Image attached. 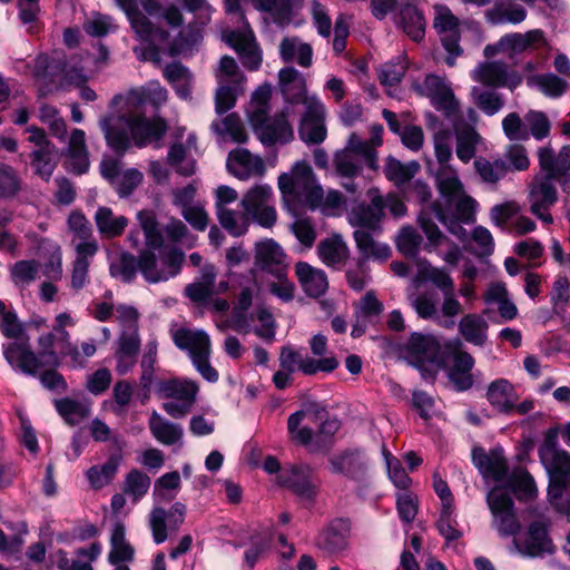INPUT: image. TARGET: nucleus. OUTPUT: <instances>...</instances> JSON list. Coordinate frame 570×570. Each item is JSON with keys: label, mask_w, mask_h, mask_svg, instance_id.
<instances>
[{"label": "nucleus", "mask_w": 570, "mask_h": 570, "mask_svg": "<svg viewBox=\"0 0 570 570\" xmlns=\"http://www.w3.org/2000/svg\"><path fill=\"white\" fill-rule=\"evenodd\" d=\"M295 0H252L253 7L268 13L274 23L285 27L293 19V4Z\"/></svg>", "instance_id": "49"}, {"label": "nucleus", "mask_w": 570, "mask_h": 570, "mask_svg": "<svg viewBox=\"0 0 570 570\" xmlns=\"http://www.w3.org/2000/svg\"><path fill=\"white\" fill-rule=\"evenodd\" d=\"M472 460L483 476L502 481L507 475V461L497 452L487 453L484 450H474Z\"/></svg>", "instance_id": "41"}, {"label": "nucleus", "mask_w": 570, "mask_h": 570, "mask_svg": "<svg viewBox=\"0 0 570 570\" xmlns=\"http://www.w3.org/2000/svg\"><path fill=\"white\" fill-rule=\"evenodd\" d=\"M318 413V404L309 403L288 416L287 431L293 442L304 446L312 445L314 432L309 423L314 421Z\"/></svg>", "instance_id": "29"}, {"label": "nucleus", "mask_w": 570, "mask_h": 570, "mask_svg": "<svg viewBox=\"0 0 570 570\" xmlns=\"http://www.w3.org/2000/svg\"><path fill=\"white\" fill-rule=\"evenodd\" d=\"M184 253L177 248L156 247L142 250L138 256V268L151 284L167 282L180 273Z\"/></svg>", "instance_id": "9"}, {"label": "nucleus", "mask_w": 570, "mask_h": 570, "mask_svg": "<svg viewBox=\"0 0 570 570\" xmlns=\"http://www.w3.org/2000/svg\"><path fill=\"white\" fill-rule=\"evenodd\" d=\"M433 24L441 37V41L450 56L445 59L448 66L455 65V58L462 53L460 47V21L449 7L435 4Z\"/></svg>", "instance_id": "17"}, {"label": "nucleus", "mask_w": 570, "mask_h": 570, "mask_svg": "<svg viewBox=\"0 0 570 570\" xmlns=\"http://www.w3.org/2000/svg\"><path fill=\"white\" fill-rule=\"evenodd\" d=\"M279 88L287 105L308 106V100L317 98L315 95H308L305 77L295 68H283L278 72Z\"/></svg>", "instance_id": "24"}, {"label": "nucleus", "mask_w": 570, "mask_h": 570, "mask_svg": "<svg viewBox=\"0 0 570 570\" xmlns=\"http://www.w3.org/2000/svg\"><path fill=\"white\" fill-rule=\"evenodd\" d=\"M364 166L372 169L377 168V151H374L368 144L363 142L356 132H352L345 147L334 155L335 173L345 179L342 181V187L346 191L351 194L358 191V185L354 179L362 174Z\"/></svg>", "instance_id": "5"}, {"label": "nucleus", "mask_w": 570, "mask_h": 570, "mask_svg": "<svg viewBox=\"0 0 570 570\" xmlns=\"http://www.w3.org/2000/svg\"><path fill=\"white\" fill-rule=\"evenodd\" d=\"M455 131V154L463 163L468 164L474 158L478 146L482 142V137L473 127H459L454 125Z\"/></svg>", "instance_id": "48"}, {"label": "nucleus", "mask_w": 570, "mask_h": 570, "mask_svg": "<svg viewBox=\"0 0 570 570\" xmlns=\"http://www.w3.org/2000/svg\"><path fill=\"white\" fill-rule=\"evenodd\" d=\"M226 41L237 51L245 68L248 70H257L259 68L262 52L252 30L244 32L232 31L226 36Z\"/></svg>", "instance_id": "30"}, {"label": "nucleus", "mask_w": 570, "mask_h": 570, "mask_svg": "<svg viewBox=\"0 0 570 570\" xmlns=\"http://www.w3.org/2000/svg\"><path fill=\"white\" fill-rule=\"evenodd\" d=\"M472 102L487 116L497 115L504 107L503 96L491 88L473 86L470 90Z\"/></svg>", "instance_id": "55"}, {"label": "nucleus", "mask_w": 570, "mask_h": 570, "mask_svg": "<svg viewBox=\"0 0 570 570\" xmlns=\"http://www.w3.org/2000/svg\"><path fill=\"white\" fill-rule=\"evenodd\" d=\"M368 196L371 203L368 205L360 204L354 206L350 210L347 218L352 226L358 227L357 229L368 228L376 230L384 215V198L376 189H371Z\"/></svg>", "instance_id": "25"}, {"label": "nucleus", "mask_w": 570, "mask_h": 570, "mask_svg": "<svg viewBox=\"0 0 570 570\" xmlns=\"http://www.w3.org/2000/svg\"><path fill=\"white\" fill-rule=\"evenodd\" d=\"M538 159L544 175L535 177L531 185L530 210L543 223L551 224L553 218L549 210L558 200L554 183L558 180L560 184H564L569 180L570 145L563 146L558 155L550 146L541 147L538 150Z\"/></svg>", "instance_id": "3"}, {"label": "nucleus", "mask_w": 570, "mask_h": 570, "mask_svg": "<svg viewBox=\"0 0 570 570\" xmlns=\"http://www.w3.org/2000/svg\"><path fill=\"white\" fill-rule=\"evenodd\" d=\"M163 75L180 98L190 97L193 75L188 68L179 62H173L165 66Z\"/></svg>", "instance_id": "54"}, {"label": "nucleus", "mask_w": 570, "mask_h": 570, "mask_svg": "<svg viewBox=\"0 0 570 570\" xmlns=\"http://www.w3.org/2000/svg\"><path fill=\"white\" fill-rule=\"evenodd\" d=\"M167 99V89L157 80L131 89L125 96H115L110 105L119 107L118 114L99 120L107 145L122 155L130 146V138L139 148L159 140L165 135L167 125L160 118L147 119L144 107L149 104L158 109L166 104Z\"/></svg>", "instance_id": "1"}, {"label": "nucleus", "mask_w": 570, "mask_h": 570, "mask_svg": "<svg viewBox=\"0 0 570 570\" xmlns=\"http://www.w3.org/2000/svg\"><path fill=\"white\" fill-rule=\"evenodd\" d=\"M124 460L122 452H112L101 465H92L86 471V478L94 490H100L110 484L118 473Z\"/></svg>", "instance_id": "36"}, {"label": "nucleus", "mask_w": 570, "mask_h": 570, "mask_svg": "<svg viewBox=\"0 0 570 570\" xmlns=\"http://www.w3.org/2000/svg\"><path fill=\"white\" fill-rule=\"evenodd\" d=\"M240 205L263 227H272L276 223L277 213L273 188L267 184H257L244 195Z\"/></svg>", "instance_id": "15"}, {"label": "nucleus", "mask_w": 570, "mask_h": 570, "mask_svg": "<svg viewBox=\"0 0 570 570\" xmlns=\"http://www.w3.org/2000/svg\"><path fill=\"white\" fill-rule=\"evenodd\" d=\"M420 169L416 161L403 164L400 160L389 157L384 166V174L386 178L400 186L410 181Z\"/></svg>", "instance_id": "61"}, {"label": "nucleus", "mask_w": 570, "mask_h": 570, "mask_svg": "<svg viewBox=\"0 0 570 570\" xmlns=\"http://www.w3.org/2000/svg\"><path fill=\"white\" fill-rule=\"evenodd\" d=\"M69 166L78 175L86 173L89 168L88 151L86 146V135L81 129H73L69 137L67 148Z\"/></svg>", "instance_id": "45"}, {"label": "nucleus", "mask_w": 570, "mask_h": 570, "mask_svg": "<svg viewBox=\"0 0 570 570\" xmlns=\"http://www.w3.org/2000/svg\"><path fill=\"white\" fill-rule=\"evenodd\" d=\"M353 236L361 255L358 259H364L365 263L368 259L385 262L392 255L391 247L385 243L376 240L368 230L356 229Z\"/></svg>", "instance_id": "35"}, {"label": "nucleus", "mask_w": 570, "mask_h": 570, "mask_svg": "<svg viewBox=\"0 0 570 570\" xmlns=\"http://www.w3.org/2000/svg\"><path fill=\"white\" fill-rule=\"evenodd\" d=\"M272 90L269 85H263L253 94L250 106L248 109V118L253 131L258 140L266 147L276 144H287L294 138V130L286 114L288 106L278 115L268 117V101Z\"/></svg>", "instance_id": "4"}, {"label": "nucleus", "mask_w": 570, "mask_h": 570, "mask_svg": "<svg viewBox=\"0 0 570 570\" xmlns=\"http://www.w3.org/2000/svg\"><path fill=\"white\" fill-rule=\"evenodd\" d=\"M538 455L552 482H570V453L558 448V432L550 429L538 448Z\"/></svg>", "instance_id": "12"}, {"label": "nucleus", "mask_w": 570, "mask_h": 570, "mask_svg": "<svg viewBox=\"0 0 570 570\" xmlns=\"http://www.w3.org/2000/svg\"><path fill=\"white\" fill-rule=\"evenodd\" d=\"M330 462L333 472L351 478H360L367 468V459L360 451H347L335 455Z\"/></svg>", "instance_id": "47"}, {"label": "nucleus", "mask_w": 570, "mask_h": 570, "mask_svg": "<svg viewBox=\"0 0 570 570\" xmlns=\"http://www.w3.org/2000/svg\"><path fill=\"white\" fill-rule=\"evenodd\" d=\"M140 7L154 23V20H163L170 28H179L184 24V16L176 4L161 7L158 0H140Z\"/></svg>", "instance_id": "43"}, {"label": "nucleus", "mask_w": 570, "mask_h": 570, "mask_svg": "<svg viewBox=\"0 0 570 570\" xmlns=\"http://www.w3.org/2000/svg\"><path fill=\"white\" fill-rule=\"evenodd\" d=\"M140 350V336L134 330L122 331L115 352L116 372L119 375L129 373L137 363V355Z\"/></svg>", "instance_id": "31"}, {"label": "nucleus", "mask_w": 570, "mask_h": 570, "mask_svg": "<svg viewBox=\"0 0 570 570\" xmlns=\"http://www.w3.org/2000/svg\"><path fill=\"white\" fill-rule=\"evenodd\" d=\"M186 505L176 502L169 511L164 508L154 507L148 515V525L151 531L153 540L156 544L165 542L168 538V531H177L184 523Z\"/></svg>", "instance_id": "22"}, {"label": "nucleus", "mask_w": 570, "mask_h": 570, "mask_svg": "<svg viewBox=\"0 0 570 570\" xmlns=\"http://www.w3.org/2000/svg\"><path fill=\"white\" fill-rule=\"evenodd\" d=\"M29 157L33 173L45 181H49L58 165V150L56 146L47 145L41 149H35L30 153Z\"/></svg>", "instance_id": "50"}, {"label": "nucleus", "mask_w": 570, "mask_h": 570, "mask_svg": "<svg viewBox=\"0 0 570 570\" xmlns=\"http://www.w3.org/2000/svg\"><path fill=\"white\" fill-rule=\"evenodd\" d=\"M443 202L446 207L454 209L453 217L446 215L442 206L436 202L425 205L421 209L417 217V222L428 238V244L425 248L429 252L434 250L446 239V237L442 234V232L435 224V219L443 224L448 228V230L454 236H456L460 240H464L468 236V233L465 228L462 227L461 223L469 224L474 220L476 208H474L471 219L465 220L460 217L454 204H450L445 199H443ZM475 207H478V205Z\"/></svg>", "instance_id": "7"}, {"label": "nucleus", "mask_w": 570, "mask_h": 570, "mask_svg": "<svg viewBox=\"0 0 570 570\" xmlns=\"http://www.w3.org/2000/svg\"><path fill=\"white\" fill-rule=\"evenodd\" d=\"M226 167L233 176L240 180L263 176L266 170L262 157L253 155L244 148H237L228 154Z\"/></svg>", "instance_id": "28"}, {"label": "nucleus", "mask_w": 570, "mask_h": 570, "mask_svg": "<svg viewBox=\"0 0 570 570\" xmlns=\"http://www.w3.org/2000/svg\"><path fill=\"white\" fill-rule=\"evenodd\" d=\"M175 345L186 351L197 372L208 382L218 381V372L210 365L212 343L209 335L203 330L179 327L170 330Z\"/></svg>", "instance_id": "8"}, {"label": "nucleus", "mask_w": 570, "mask_h": 570, "mask_svg": "<svg viewBox=\"0 0 570 570\" xmlns=\"http://www.w3.org/2000/svg\"><path fill=\"white\" fill-rule=\"evenodd\" d=\"M135 548L126 539V528L122 522H116L110 532V550L108 562L110 564L134 562Z\"/></svg>", "instance_id": "39"}, {"label": "nucleus", "mask_w": 570, "mask_h": 570, "mask_svg": "<svg viewBox=\"0 0 570 570\" xmlns=\"http://www.w3.org/2000/svg\"><path fill=\"white\" fill-rule=\"evenodd\" d=\"M186 11L193 13L195 21L183 28L177 39L175 48L178 51H186L197 45L202 38V28L210 22L214 8L207 0H177Z\"/></svg>", "instance_id": "16"}, {"label": "nucleus", "mask_w": 570, "mask_h": 570, "mask_svg": "<svg viewBox=\"0 0 570 570\" xmlns=\"http://www.w3.org/2000/svg\"><path fill=\"white\" fill-rule=\"evenodd\" d=\"M150 478L139 469L129 470L122 481V491L132 503L139 502L149 491Z\"/></svg>", "instance_id": "58"}, {"label": "nucleus", "mask_w": 570, "mask_h": 570, "mask_svg": "<svg viewBox=\"0 0 570 570\" xmlns=\"http://www.w3.org/2000/svg\"><path fill=\"white\" fill-rule=\"evenodd\" d=\"M429 128L433 131L434 154L440 164L435 174L436 188L442 199L454 204L461 218L470 220L476 200L466 194L458 170L449 164L452 158L453 134L440 124L435 116L428 115Z\"/></svg>", "instance_id": "2"}, {"label": "nucleus", "mask_w": 570, "mask_h": 570, "mask_svg": "<svg viewBox=\"0 0 570 570\" xmlns=\"http://www.w3.org/2000/svg\"><path fill=\"white\" fill-rule=\"evenodd\" d=\"M279 365L292 373L301 371L305 375H314L318 372H333L337 368L338 361L334 356L315 360L308 355L301 354L289 346H285L279 354Z\"/></svg>", "instance_id": "20"}, {"label": "nucleus", "mask_w": 570, "mask_h": 570, "mask_svg": "<svg viewBox=\"0 0 570 570\" xmlns=\"http://www.w3.org/2000/svg\"><path fill=\"white\" fill-rule=\"evenodd\" d=\"M474 366V358L464 351H456L453 354V364L449 370V379L458 391H466L473 385L471 373Z\"/></svg>", "instance_id": "40"}, {"label": "nucleus", "mask_w": 570, "mask_h": 570, "mask_svg": "<svg viewBox=\"0 0 570 570\" xmlns=\"http://www.w3.org/2000/svg\"><path fill=\"white\" fill-rule=\"evenodd\" d=\"M487 400L498 412L511 414L512 407L519 401L514 385L507 379H498L491 382L487 389Z\"/></svg>", "instance_id": "33"}, {"label": "nucleus", "mask_w": 570, "mask_h": 570, "mask_svg": "<svg viewBox=\"0 0 570 570\" xmlns=\"http://www.w3.org/2000/svg\"><path fill=\"white\" fill-rule=\"evenodd\" d=\"M148 428L154 439L164 445L177 444L184 436L180 424L167 420L156 411H153L149 416Z\"/></svg>", "instance_id": "37"}, {"label": "nucleus", "mask_w": 570, "mask_h": 570, "mask_svg": "<svg viewBox=\"0 0 570 570\" xmlns=\"http://www.w3.org/2000/svg\"><path fill=\"white\" fill-rule=\"evenodd\" d=\"M487 503L492 514V527L501 537H512L520 531L513 500L504 489H492L487 495Z\"/></svg>", "instance_id": "14"}, {"label": "nucleus", "mask_w": 570, "mask_h": 570, "mask_svg": "<svg viewBox=\"0 0 570 570\" xmlns=\"http://www.w3.org/2000/svg\"><path fill=\"white\" fill-rule=\"evenodd\" d=\"M416 282H431L443 294L454 291V281L445 268L432 266L426 259L419 263Z\"/></svg>", "instance_id": "52"}, {"label": "nucleus", "mask_w": 570, "mask_h": 570, "mask_svg": "<svg viewBox=\"0 0 570 570\" xmlns=\"http://www.w3.org/2000/svg\"><path fill=\"white\" fill-rule=\"evenodd\" d=\"M277 483L289 489L301 499L312 501L317 494L320 482L311 466L291 465L279 471Z\"/></svg>", "instance_id": "18"}, {"label": "nucleus", "mask_w": 570, "mask_h": 570, "mask_svg": "<svg viewBox=\"0 0 570 570\" xmlns=\"http://www.w3.org/2000/svg\"><path fill=\"white\" fill-rule=\"evenodd\" d=\"M116 2L126 13L131 29L140 40L150 43L166 42L168 40V31L153 23L144 9L137 7L136 0H116Z\"/></svg>", "instance_id": "19"}, {"label": "nucleus", "mask_w": 570, "mask_h": 570, "mask_svg": "<svg viewBox=\"0 0 570 570\" xmlns=\"http://www.w3.org/2000/svg\"><path fill=\"white\" fill-rule=\"evenodd\" d=\"M219 224L233 236H242L248 227V214L229 208L216 210Z\"/></svg>", "instance_id": "63"}, {"label": "nucleus", "mask_w": 570, "mask_h": 570, "mask_svg": "<svg viewBox=\"0 0 570 570\" xmlns=\"http://www.w3.org/2000/svg\"><path fill=\"white\" fill-rule=\"evenodd\" d=\"M488 323L476 314H468L459 322V332L468 341L474 345L481 346L487 341Z\"/></svg>", "instance_id": "57"}, {"label": "nucleus", "mask_w": 570, "mask_h": 570, "mask_svg": "<svg viewBox=\"0 0 570 570\" xmlns=\"http://www.w3.org/2000/svg\"><path fill=\"white\" fill-rule=\"evenodd\" d=\"M279 55L284 61H296L303 68L312 65V47L297 37H285L279 45Z\"/></svg>", "instance_id": "46"}, {"label": "nucleus", "mask_w": 570, "mask_h": 570, "mask_svg": "<svg viewBox=\"0 0 570 570\" xmlns=\"http://www.w3.org/2000/svg\"><path fill=\"white\" fill-rule=\"evenodd\" d=\"M278 188L286 202L315 209L322 202V186L312 167L304 160L296 161L288 173L278 177Z\"/></svg>", "instance_id": "6"}, {"label": "nucleus", "mask_w": 570, "mask_h": 570, "mask_svg": "<svg viewBox=\"0 0 570 570\" xmlns=\"http://www.w3.org/2000/svg\"><path fill=\"white\" fill-rule=\"evenodd\" d=\"M474 169L480 179L490 185H495L507 175L505 163L500 158L490 161L484 157L474 160Z\"/></svg>", "instance_id": "62"}, {"label": "nucleus", "mask_w": 570, "mask_h": 570, "mask_svg": "<svg viewBox=\"0 0 570 570\" xmlns=\"http://www.w3.org/2000/svg\"><path fill=\"white\" fill-rule=\"evenodd\" d=\"M317 252L321 261L330 267L338 266L348 257V247L341 236L323 239Z\"/></svg>", "instance_id": "53"}, {"label": "nucleus", "mask_w": 570, "mask_h": 570, "mask_svg": "<svg viewBox=\"0 0 570 570\" xmlns=\"http://www.w3.org/2000/svg\"><path fill=\"white\" fill-rule=\"evenodd\" d=\"M549 523L544 521H534L529 525L527 537L522 543L514 540L519 551L528 557H542L552 554L556 550L554 544L548 533Z\"/></svg>", "instance_id": "27"}, {"label": "nucleus", "mask_w": 570, "mask_h": 570, "mask_svg": "<svg viewBox=\"0 0 570 570\" xmlns=\"http://www.w3.org/2000/svg\"><path fill=\"white\" fill-rule=\"evenodd\" d=\"M212 129L223 139H229L237 144L247 141L248 136L242 119L236 114H230L222 120L214 121Z\"/></svg>", "instance_id": "56"}, {"label": "nucleus", "mask_w": 570, "mask_h": 570, "mask_svg": "<svg viewBox=\"0 0 570 570\" xmlns=\"http://www.w3.org/2000/svg\"><path fill=\"white\" fill-rule=\"evenodd\" d=\"M55 406L58 413L69 425L80 423L90 414V406L83 401L61 399L55 401Z\"/></svg>", "instance_id": "60"}, {"label": "nucleus", "mask_w": 570, "mask_h": 570, "mask_svg": "<svg viewBox=\"0 0 570 570\" xmlns=\"http://www.w3.org/2000/svg\"><path fill=\"white\" fill-rule=\"evenodd\" d=\"M325 106L318 98L308 100V106L302 116L298 134L306 144H321L326 137Z\"/></svg>", "instance_id": "23"}, {"label": "nucleus", "mask_w": 570, "mask_h": 570, "mask_svg": "<svg viewBox=\"0 0 570 570\" xmlns=\"http://www.w3.org/2000/svg\"><path fill=\"white\" fill-rule=\"evenodd\" d=\"M158 392L163 397L175 400L163 404L165 412L174 419H181L196 403L199 386L189 379H171L160 382Z\"/></svg>", "instance_id": "10"}, {"label": "nucleus", "mask_w": 570, "mask_h": 570, "mask_svg": "<svg viewBox=\"0 0 570 570\" xmlns=\"http://www.w3.org/2000/svg\"><path fill=\"white\" fill-rule=\"evenodd\" d=\"M473 81L485 88H508L514 90L522 82V76L513 67L501 60L479 62L470 72Z\"/></svg>", "instance_id": "13"}, {"label": "nucleus", "mask_w": 570, "mask_h": 570, "mask_svg": "<svg viewBox=\"0 0 570 570\" xmlns=\"http://www.w3.org/2000/svg\"><path fill=\"white\" fill-rule=\"evenodd\" d=\"M396 26L414 41H421L425 33V19L422 12L410 0L394 14Z\"/></svg>", "instance_id": "34"}, {"label": "nucleus", "mask_w": 570, "mask_h": 570, "mask_svg": "<svg viewBox=\"0 0 570 570\" xmlns=\"http://www.w3.org/2000/svg\"><path fill=\"white\" fill-rule=\"evenodd\" d=\"M407 69V61L404 56H397L391 61L380 66L379 79L385 87H392L397 85L404 77Z\"/></svg>", "instance_id": "64"}, {"label": "nucleus", "mask_w": 570, "mask_h": 570, "mask_svg": "<svg viewBox=\"0 0 570 570\" xmlns=\"http://www.w3.org/2000/svg\"><path fill=\"white\" fill-rule=\"evenodd\" d=\"M295 272L304 292L308 296L320 297L326 292L328 282L324 271L315 268L305 262H299L295 266Z\"/></svg>", "instance_id": "38"}, {"label": "nucleus", "mask_w": 570, "mask_h": 570, "mask_svg": "<svg viewBox=\"0 0 570 570\" xmlns=\"http://www.w3.org/2000/svg\"><path fill=\"white\" fill-rule=\"evenodd\" d=\"M542 31L541 30H531L525 33H509L501 37V46H504L505 53L510 57L525 51L533 43L542 40Z\"/></svg>", "instance_id": "59"}, {"label": "nucleus", "mask_w": 570, "mask_h": 570, "mask_svg": "<svg viewBox=\"0 0 570 570\" xmlns=\"http://www.w3.org/2000/svg\"><path fill=\"white\" fill-rule=\"evenodd\" d=\"M487 17L492 24H518L527 18V10L512 0H497Z\"/></svg>", "instance_id": "42"}, {"label": "nucleus", "mask_w": 570, "mask_h": 570, "mask_svg": "<svg viewBox=\"0 0 570 570\" xmlns=\"http://www.w3.org/2000/svg\"><path fill=\"white\" fill-rule=\"evenodd\" d=\"M405 351L419 368L426 365L434 366L439 363L440 344L431 335L413 333L405 345Z\"/></svg>", "instance_id": "26"}, {"label": "nucleus", "mask_w": 570, "mask_h": 570, "mask_svg": "<svg viewBox=\"0 0 570 570\" xmlns=\"http://www.w3.org/2000/svg\"><path fill=\"white\" fill-rule=\"evenodd\" d=\"M187 146L183 144H174L167 154V163L173 166L176 171L183 176H191L196 171L195 159L188 155L187 149L196 147V137L189 135Z\"/></svg>", "instance_id": "44"}, {"label": "nucleus", "mask_w": 570, "mask_h": 570, "mask_svg": "<svg viewBox=\"0 0 570 570\" xmlns=\"http://www.w3.org/2000/svg\"><path fill=\"white\" fill-rule=\"evenodd\" d=\"M256 265L275 276L285 275L287 264L282 247L273 239H266L256 244Z\"/></svg>", "instance_id": "32"}, {"label": "nucleus", "mask_w": 570, "mask_h": 570, "mask_svg": "<svg viewBox=\"0 0 570 570\" xmlns=\"http://www.w3.org/2000/svg\"><path fill=\"white\" fill-rule=\"evenodd\" d=\"M3 355L12 367L31 375L45 366H57L59 364V358L55 351L35 354L30 350L28 336L3 344Z\"/></svg>", "instance_id": "11"}, {"label": "nucleus", "mask_w": 570, "mask_h": 570, "mask_svg": "<svg viewBox=\"0 0 570 570\" xmlns=\"http://www.w3.org/2000/svg\"><path fill=\"white\" fill-rule=\"evenodd\" d=\"M420 91L429 97L432 105L443 111L446 117L452 118L459 114L460 102L445 78L428 75L420 86Z\"/></svg>", "instance_id": "21"}, {"label": "nucleus", "mask_w": 570, "mask_h": 570, "mask_svg": "<svg viewBox=\"0 0 570 570\" xmlns=\"http://www.w3.org/2000/svg\"><path fill=\"white\" fill-rule=\"evenodd\" d=\"M95 223L98 232L106 238L121 235L128 225L125 216H115L109 207H99L95 214Z\"/></svg>", "instance_id": "51"}]
</instances>
